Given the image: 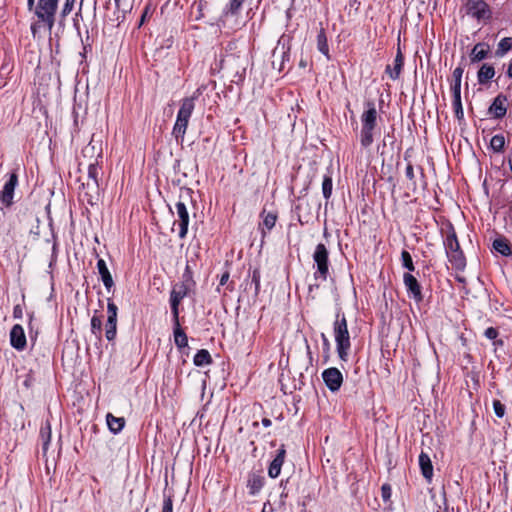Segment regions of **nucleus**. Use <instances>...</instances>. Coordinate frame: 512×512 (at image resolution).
I'll return each mask as SVG.
<instances>
[{"instance_id":"obj_60","label":"nucleus","mask_w":512,"mask_h":512,"mask_svg":"<svg viewBox=\"0 0 512 512\" xmlns=\"http://www.w3.org/2000/svg\"><path fill=\"white\" fill-rule=\"evenodd\" d=\"M145 15H146V13H144V15H142L141 22H143V20H144V18H145Z\"/></svg>"},{"instance_id":"obj_52","label":"nucleus","mask_w":512,"mask_h":512,"mask_svg":"<svg viewBox=\"0 0 512 512\" xmlns=\"http://www.w3.org/2000/svg\"><path fill=\"white\" fill-rule=\"evenodd\" d=\"M34 2H35V0H28L27 5H28V8H29L30 10L33 8V6H34Z\"/></svg>"},{"instance_id":"obj_41","label":"nucleus","mask_w":512,"mask_h":512,"mask_svg":"<svg viewBox=\"0 0 512 512\" xmlns=\"http://www.w3.org/2000/svg\"><path fill=\"white\" fill-rule=\"evenodd\" d=\"M102 326V321L99 317L93 316L91 319V329L93 333H96V331L100 332Z\"/></svg>"},{"instance_id":"obj_14","label":"nucleus","mask_w":512,"mask_h":512,"mask_svg":"<svg viewBox=\"0 0 512 512\" xmlns=\"http://www.w3.org/2000/svg\"><path fill=\"white\" fill-rule=\"evenodd\" d=\"M176 213L179 218V237L184 238L188 231V224H189V213L186 208V205L179 201L175 205Z\"/></svg>"},{"instance_id":"obj_36","label":"nucleus","mask_w":512,"mask_h":512,"mask_svg":"<svg viewBox=\"0 0 512 512\" xmlns=\"http://www.w3.org/2000/svg\"><path fill=\"white\" fill-rule=\"evenodd\" d=\"M493 409L497 417L502 418L505 414V406L499 401H493Z\"/></svg>"},{"instance_id":"obj_34","label":"nucleus","mask_w":512,"mask_h":512,"mask_svg":"<svg viewBox=\"0 0 512 512\" xmlns=\"http://www.w3.org/2000/svg\"><path fill=\"white\" fill-rule=\"evenodd\" d=\"M323 195L326 199L330 198L332 194V179L330 176H325L322 183Z\"/></svg>"},{"instance_id":"obj_23","label":"nucleus","mask_w":512,"mask_h":512,"mask_svg":"<svg viewBox=\"0 0 512 512\" xmlns=\"http://www.w3.org/2000/svg\"><path fill=\"white\" fill-rule=\"evenodd\" d=\"M40 440L42 442V451L45 454L48 450V446L51 440V425L48 420L41 426Z\"/></svg>"},{"instance_id":"obj_19","label":"nucleus","mask_w":512,"mask_h":512,"mask_svg":"<svg viewBox=\"0 0 512 512\" xmlns=\"http://www.w3.org/2000/svg\"><path fill=\"white\" fill-rule=\"evenodd\" d=\"M97 268L105 288L109 290L114 285V282L107 268L106 262L103 259H99L97 262Z\"/></svg>"},{"instance_id":"obj_10","label":"nucleus","mask_w":512,"mask_h":512,"mask_svg":"<svg viewBox=\"0 0 512 512\" xmlns=\"http://www.w3.org/2000/svg\"><path fill=\"white\" fill-rule=\"evenodd\" d=\"M188 287L185 284H181L173 288L170 294L171 310L174 318V322H177L179 318V304L181 300L187 295Z\"/></svg>"},{"instance_id":"obj_57","label":"nucleus","mask_w":512,"mask_h":512,"mask_svg":"<svg viewBox=\"0 0 512 512\" xmlns=\"http://www.w3.org/2000/svg\"><path fill=\"white\" fill-rule=\"evenodd\" d=\"M120 1H121V0H115V3H116V5H117V7H120Z\"/></svg>"},{"instance_id":"obj_35","label":"nucleus","mask_w":512,"mask_h":512,"mask_svg":"<svg viewBox=\"0 0 512 512\" xmlns=\"http://www.w3.org/2000/svg\"><path fill=\"white\" fill-rule=\"evenodd\" d=\"M276 220L277 215L275 213L269 212L263 218V226L267 230H271L275 226Z\"/></svg>"},{"instance_id":"obj_58","label":"nucleus","mask_w":512,"mask_h":512,"mask_svg":"<svg viewBox=\"0 0 512 512\" xmlns=\"http://www.w3.org/2000/svg\"><path fill=\"white\" fill-rule=\"evenodd\" d=\"M83 1H84V0H81V2H80V9H79V12H80V11H81V9H82Z\"/></svg>"},{"instance_id":"obj_2","label":"nucleus","mask_w":512,"mask_h":512,"mask_svg":"<svg viewBox=\"0 0 512 512\" xmlns=\"http://www.w3.org/2000/svg\"><path fill=\"white\" fill-rule=\"evenodd\" d=\"M368 109L361 116L360 142L363 147H369L373 141L374 131L377 127V110L373 102H367Z\"/></svg>"},{"instance_id":"obj_28","label":"nucleus","mask_w":512,"mask_h":512,"mask_svg":"<svg viewBox=\"0 0 512 512\" xmlns=\"http://www.w3.org/2000/svg\"><path fill=\"white\" fill-rule=\"evenodd\" d=\"M493 248L503 256H508L511 254L509 242L503 237L497 238L493 241Z\"/></svg>"},{"instance_id":"obj_20","label":"nucleus","mask_w":512,"mask_h":512,"mask_svg":"<svg viewBox=\"0 0 512 512\" xmlns=\"http://www.w3.org/2000/svg\"><path fill=\"white\" fill-rule=\"evenodd\" d=\"M506 97L497 96L492 105L489 108V111L494 114L496 118H502L506 115L507 109L505 107Z\"/></svg>"},{"instance_id":"obj_3","label":"nucleus","mask_w":512,"mask_h":512,"mask_svg":"<svg viewBox=\"0 0 512 512\" xmlns=\"http://www.w3.org/2000/svg\"><path fill=\"white\" fill-rule=\"evenodd\" d=\"M196 96L187 97L182 100L181 107L177 114V119L175 125L173 127V135L175 138H183L187 126L189 123V118L194 110V100Z\"/></svg>"},{"instance_id":"obj_39","label":"nucleus","mask_w":512,"mask_h":512,"mask_svg":"<svg viewBox=\"0 0 512 512\" xmlns=\"http://www.w3.org/2000/svg\"><path fill=\"white\" fill-rule=\"evenodd\" d=\"M75 0H65L64 6L61 11V17L65 18L74 7Z\"/></svg>"},{"instance_id":"obj_50","label":"nucleus","mask_w":512,"mask_h":512,"mask_svg":"<svg viewBox=\"0 0 512 512\" xmlns=\"http://www.w3.org/2000/svg\"><path fill=\"white\" fill-rule=\"evenodd\" d=\"M262 424H263V426H265V427H269V426L271 425V420H270V419H268V418H263V419H262Z\"/></svg>"},{"instance_id":"obj_56","label":"nucleus","mask_w":512,"mask_h":512,"mask_svg":"<svg viewBox=\"0 0 512 512\" xmlns=\"http://www.w3.org/2000/svg\"><path fill=\"white\" fill-rule=\"evenodd\" d=\"M300 66L305 67V66H306V62H304L303 60H301V62H300Z\"/></svg>"},{"instance_id":"obj_37","label":"nucleus","mask_w":512,"mask_h":512,"mask_svg":"<svg viewBox=\"0 0 512 512\" xmlns=\"http://www.w3.org/2000/svg\"><path fill=\"white\" fill-rule=\"evenodd\" d=\"M162 512H173L172 496L164 495Z\"/></svg>"},{"instance_id":"obj_16","label":"nucleus","mask_w":512,"mask_h":512,"mask_svg":"<svg viewBox=\"0 0 512 512\" xmlns=\"http://www.w3.org/2000/svg\"><path fill=\"white\" fill-rule=\"evenodd\" d=\"M404 284L407 288V291L413 296V298L419 302L423 299L421 293V287L417 281V279L410 273H405L403 276Z\"/></svg>"},{"instance_id":"obj_8","label":"nucleus","mask_w":512,"mask_h":512,"mask_svg":"<svg viewBox=\"0 0 512 512\" xmlns=\"http://www.w3.org/2000/svg\"><path fill=\"white\" fill-rule=\"evenodd\" d=\"M328 257L329 252L326 246L322 243H319L313 253V260L317 267V271L315 273L316 278H321L322 280L327 279L329 274Z\"/></svg>"},{"instance_id":"obj_54","label":"nucleus","mask_w":512,"mask_h":512,"mask_svg":"<svg viewBox=\"0 0 512 512\" xmlns=\"http://www.w3.org/2000/svg\"><path fill=\"white\" fill-rule=\"evenodd\" d=\"M190 275L189 266H186V274H184V277H187Z\"/></svg>"},{"instance_id":"obj_33","label":"nucleus","mask_w":512,"mask_h":512,"mask_svg":"<svg viewBox=\"0 0 512 512\" xmlns=\"http://www.w3.org/2000/svg\"><path fill=\"white\" fill-rule=\"evenodd\" d=\"M402 265L409 271H414L415 267L410 253L406 250L401 252Z\"/></svg>"},{"instance_id":"obj_45","label":"nucleus","mask_w":512,"mask_h":512,"mask_svg":"<svg viewBox=\"0 0 512 512\" xmlns=\"http://www.w3.org/2000/svg\"><path fill=\"white\" fill-rule=\"evenodd\" d=\"M406 177L409 179V180H413L414 179V170H413V166L411 164H409L407 167H406Z\"/></svg>"},{"instance_id":"obj_40","label":"nucleus","mask_w":512,"mask_h":512,"mask_svg":"<svg viewBox=\"0 0 512 512\" xmlns=\"http://www.w3.org/2000/svg\"><path fill=\"white\" fill-rule=\"evenodd\" d=\"M391 486L388 483H384L381 487V496L384 502H388L391 498Z\"/></svg>"},{"instance_id":"obj_49","label":"nucleus","mask_w":512,"mask_h":512,"mask_svg":"<svg viewBox=\"0 0 512 512\" xmlns=\"http://www.w3.org/2000/svg\"><path fill=\"white\" fill-rule=\"evenodd\" d=\"M321 338L323 340L324 347L328 350L330 347L329 340L327 339L326 335L324 333L321 334Z\"/></svg>"},{"instance_id":"obj_55","label":"nucleus","mask_w":512,"mask_h":512,"mask_svg":"<svg viewBox=\"0 0 512 512\" xmlns=\"http://www.w3.org/2000/svg\"><path fill=\"white\" fill-rule=\"evenodd\" d=\"M190 275L189 266H186V274H184V277H187Z\"/></svg>"},{"instance_id":"obj_12","label":"nucleus","mask_w":512,"mask_h":512,"mask_svg":"<svg viewBox=\"0 0 512 512\" xmlns=\"http://www.w3.org/2000/svg\"><path fill=\"white\" fill-rule=\"evenodd\" d=\"M430 492L432 499L438 506V510L436 512H448L444 484L442 482H437V485L430 488Z\"/></svg>"},{"instance_id":"obj_51","label":"nucleus","mask_w":512,"mask_h":512,"mask_svg":"<svg viewBox=\"0 0 512 512\" xmlns=\"http://www.w3.org/2000/svg\"><path fill=\"white\" fill-rule=\"evenodd\" d=\"M31 31H32L33 35L35 36V34L37 32V24H32L31 25Z\"/></svg>"},{"instance_id":"obj_22","label":"nucleus","mask_w":512,"mask_h":512,"mask_svg":"<svg viewBox=\"0 0 512 512\" xmlns=\"http://www.w3.org/2000/svg\"><path fill=\"white\" fill-rule=\"evenodd\" d=\"M489 52V46L485 43H478L474 46L471 52V61L472 62H479L486 58L487 54Z\"/></svg>"},{"instance_id":"obj_46","label":"nucleus","mask_w":512,"mask_h":512,"mask_svg":"<svg viewBox=\"0 0 512 512\" xmlns=\"http://www.w3.org/2000/svg\"><path fill=\"white\" fill-rule=\"evenodd\" d=\"M23 314L22 307L20 305H16L13 310L14 318H21Z\"/></svg>"},{"instance_id":"obj_25","label":"nucleus","mask_w":512,"mask_h":512,"mask_svg":"<svg viewBox=\"0 0 512 512\" xmlns=\"http://www.w3.org/2000/svg\"><path fill=\"white\" fill-rule=\"evenodd\" d=\"M174 323H175V329H174L175 344L179 348L186 347L188 344V339H187V335L185 334V332L180 328L179 318L177 319V322H174Z\"/></svg>"},{"instance_id":"obj_32","label":"nucleus","mask_w":512,"mask_h":512,"mask_svg":"<svg viewBox=\"0 0 512 512\" xmlns=\"http://www.w3.org/2000/svg\"><path fill=\"white\" fill-rule=\"evenodd\" d=\"M510 49H512V38L511 37H505V38H503L499 42L496 54L498 56H503Z\"/></svg>"},{"instance_id":"obj_59","label":"nucleus","mask_w":512,"mask_h":512,"mask_svg":"<svg viewBox=\"0 0 512 512\" xmlns=\"http://www.w3.org/2000/svg\"><path fill=\"white\" fill-rule=\"evenodd\" d=\"M509 163H510V169L512 171V158L510 159Z\"/></svg>"},{"instance_id":"obj_53","label":"nucleus","mask_w":512,"mask_h":512,"mask_svg":"<svg viewBox=\"0 0 512 512\" xmlns=\"http://www.w3.org/2000/svg\"><path fill=\"white\" fill-rule=\"evenodd\" d=\"M507 74L509 77H512V63H510V65L508 67Z\"/></svg>"},{"instance_id":"obj_47","label":"nucleus","mask_w":512,"mask_h":512,"mask_svg":"<svg viewBox=\"0 0 512 512\" xmlns=\"http://www.w3.org/2000/svg\"><path fill=\"white\" fill-rule=\"evenodd\" d=\"M252 281L255 283L256 290H258L260 285V276L257 271H254Z\"/></svg>"},{"instance_id":"obj_6","label":"nucleus","mask_w":512,"mask_h":512,"mask_svg":"<svg viewBox=\"0 0 512 512\" xmlns=\"http://www.w3.org/2000/svg\"><path fill=\"white\" fill-rule=\"evenodd\" d=\"M463 9L466 15L476 19L478 22H485L492 15L488 4L484 0H467Z\"/></svg>"},{"instance_id":"obj_9","label":"nucleus","mask_w":512,"mask_h":512,"mask_svg":"<svg viewBox=\"0 0 512 512\" xmlns=\"http://www.w3.org/2000/svg\"><path fill=\"white\" fill-rule=\"evenodd\" d=\"M322 378L326 386L332 391H338L343 382L342 373L337 368H328L323 371Z\"/></svg>"},{"instance_id":"obj_15","label":"nucleus","mask_w":512,"mask_h":512,"mask_svg":"<svg viewBox=\"0 0 512 512\" xmlns=\"http://www.w3.org/2000/svg\"><path fill=\"white\" fill-rule=\"evenodd\" d=\"M10 342L12 347L23 350L26 346V336L21 325L16 324L10 331Z\"/></svg>"},{"instance_id":"obj_11","label":"nucleus","mask_w":512,"mask_h":512,"mask_svg":"<svg viewBox=\"0 0 512 512\" xmlns=\"http://www.w3.org/2000/svg\"><path fill=\"white\" fill-rule=\"evenodd\" d=\"M117 311V306L113 302L109 301L107 305L108 319L105 332V336L108 341H112L116 336Z\"/></svg>"},{"instance_id":"obj_18","label":"nucleus","mask_w":512,"mask_h":512,"mask_svg":"<svg viewBox=\"0 0 512 512\" xmlns=\"http://www.w3.org/2000/svg\"><path fill=\"white\" fill-rule=\"evenodd\" d=\"M403 63H404L403 55H402L400 49H398V52L394 59L393 68L390 65L386 66V73L389 75V77L392 80H396L399 78L402 67H403Z\"/></svg>"},{"instance_id":"obj_13","label":"nucleus","mask_w":512,"mask_h":512,"mask_svg":"<svg viewBox=\"0 0 512 512\" xmlns=\"http://www.w3.org/2000/svg\"><path fill=\"white\" fill-rule=\"evenodd\" d=\"M17 183H18L17 174L12 173L10 175L9 180L4 185L3 190L0 194V200L6 206H10L12 204L13 194H14V190H15Z\"/></svg>"},{"instance_id":"obj_27","label":"nucleus","mask_w":512,"mask_h":512,"mask_svg":"<svg viewBox=\"0 0 512 512\" xmlns=\"http://www.w3.org/2000/svg\"><path fill=\"white\" fill-rule=\"evenodd\" d=\"M84 157H88L91 160H97L101 156V148L97 147L92 138L90 143L82 151ZM97 162V161H94Z\"/></svg>"},{"instance_id":"obj_38","label":"nucleus","mask_w":512,"mask_h":512,"mask_svg":"<svg viewBox=\"0 0 512 512\" xmlns=\"http://www.w3.org/2000/svg\"><path fill=\"white\" fill-rule=\"evenodd\" d=\"M244 0H230L228 11L231 14H236L241 8Z\"/></svg>"},{"instance_id":"obj_42","label":"nucleus","mask_w":512,"mask_h":512,"mask_svg":"<svg viewBox=\"0 0 512 512\" xmlns=\"http://www.w3.org/2000/svg\"><path fill=\"white\" fill-rule=\"evenodd\" d=\"M263 482H249V492L252 495H255L257 492H259L262 488Z\"/></svg>"},{"instance_id":"obj_43","label":"nucleus","mask_w":512,"mask_h":512,"mask_svg":"<svg viewBox=\"0 0 512 512\" xmlns=\"http://www.w3.org/2000/svg\"><path fill=\"white\" fill-rule=\"evenodd\" d=\"M484 334L488 339L493 340L498 336V331L493 327H489L485 330Z\"/></svg>"},{"instance_id":"obj_24","label":"nucleus","mask_w":512,"mask_h":512,"mask_svg":"<svg viewBox=\"0 0 512 512\" xmlns=\"http://www.w3.org/2000/svg\"><path fill=\"white\" fill-rule=\"evenodd\" d=\"M106 418L107 425L111 432L116 434L123 429L125 425V419L123 417H115L109 413Z\"/></svg>"},{"instance_id":"obj_31","label":"nucleus","mask_w":512,"mask_h":512,"mask_svg":"<svg viewBox=\"0 0 512 512\" xmlns=\"http://www.w3.org/2000/svg\"><path fill=\"white\" fill-rule=\"evenodd\" d=\"M505 146V138L501 134L494 135L490 141V147L494 152H502Z\"/></svg>"},{"instance_id":"obj_26","label":"nucleus","mask_w":512,"mask_h":512,"mask_svg":"<svg viewBox=\"0 0 512 512\" xmlns=\"http://www.w3.org/2000/svg\"><path fill=\"white\" fill-rule=\"evenodd\" d=\"M495 75V70L491 65L483 64L478 71V81L480 84H484L492 79Z\"/></svg>"},{"instance_id":"obj_29","label":"nucleus","mask_w":512,"mask_h":512,"mask_svg":"<svg viewBox=\"0 0 512 512\" xmlns=\"http://www.w3.org/2000/svg\"><path fill=\"white\" fill-rule=\"evenodd\" d=\"M317 47L322 54L329 58V47L327 43V37L323 28L320 29L317 35Z\"/></svg>"},{"instance_id":"obj_17","label":"nucleus","mask_w":512,"mask_h":512,"mask_svg":"<svg viewBox=\"0 0 512 512\" xmlns=\"http://www.w3.org/2000/svg\"><path fill=\"white\" fill-rule=\"evenodd\" d=\"M286 451L284 447L282 446L278 451L276 457L271 462L268 474L271 478H276L280 474L281 467L284 462Z\"/></svg>"},{"instance_id":"obj_7","label":"nucleus","mask_w":512,"mask_h":512,"mask_svg":"<svg viewBox=\"0 0 512 512\" xmlns=\"http://www.w3.org/2000/svg\"><path fill=\"white\" fill-rule=\"evenodd\" d=\"M58 0H39L35 10L37 17L45 22L52 29L55 22V12L57 10Z\"/></svg>"},{"instance_id":"obj_1","label":"nucleus","mask_w":512,"mask_h":512,"mask_svg":"<svg viewBox=\"0 0 512 512\" xmlns=\"http://www.w3.org/2000/svg\"><path fill=\"white\" fill-rule=\"evenodd\" d=\"M334 336L339 358L344 362L348 361L351 342L347 321L344 315L341 317L340 315H337V318L334 322Z\"/></svg>"},{"instance_id":"obj_44","label":"nucleus","mask_w":512,"mask_h":512,"mask_svg":"<svg viewBox=\"0 0 512 512\" xmlns=\"http://www.w3.org/2000/svg\"><path fill=\"white\" fill-rule=\"evenodd\" d=\"M96 164H97V162H93V161L88 164L89 176L92 177L93 179H96V171H97Z\"/></svg>"},{"instance_id":"obj_48","label":"nucleus","mask_w":512,"mask_h":512,"mask_svg":"<svg viewBox=\"0 0 512 512\" xmlns=\"http://www.w3.org/2000/svg\"><path fill=\"white\" fill-rule=\"evenodd\" d=\"M228 279H229V273L226 272L220 278V285H225L226 282L228 281Z\"/></svg>"},{"instance_id":"obj_4","label":"nucleus","mask_w":512,"mask_h":512,"mask_svg":"<svg viewBox=\"0 0 512 512\" xmlns=\"http://www.w3.org/2000/svg\"><path fill=\"white\" fill-rule=\"evenodd\" d=\"M449 261L455 269H464L466 262L463 252L460 249V245L454 231L450 232L444 241Z\"/></svg>"},{"instance_id":"obj_21","label":"nucleus","mask_w":512,"mask_h":512,"mask_svg":"<svg viewBox=\"0 0 512 512\" xmlns=\"http://www.w3.org/2000/svg\"><path fill=\"white\" fill-rule=\"evenodd\" d=\"M419 465L421 468L422 475L426 479H431L433 475V466L429 456L425 453H421L419 456Z\"/></svg>"},{"instance_id":"obj_5","label":"nucleus","mask_w":512,"mask_h":512,"mask_svg":"<svg viewBox=\"0 0 512 512\" xmlns=\"http://www.w3.org/2000/svg\"><path fill=\"white\" fill-rule=\"evenodd\" d=\"M464 69L462 67H456L452 73L453 83L451 85V91L453 94V108L455 117L462 121L464 119V111L461 102V79Z\"/></svg>"},{"instance_id":"obj_30","label":"nucleus","mask_w":512,"mask_h":512,"mask_svg":"<svg viewBox=\"0 0 512 512\" xmlns=\"http://www.w3.org/2000/svg\"><path fill=\"white\" fill-rule=\"evenodd\" d=\"M211 362V356L205 349L199 350L194 356V364L196 366H204Z\"/></svg>"}]
</instances>
